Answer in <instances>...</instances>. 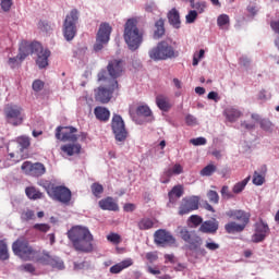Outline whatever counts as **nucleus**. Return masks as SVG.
<instances>
[{"instance_id": "1", "label": "nucleus", "mask_w": 279, "mask_h": 279, "mask_svg": "<svg viewBox=\"0 0 279 279\" xmlns=\"http://www.w3.org/2000/svg\"><path fill=\"white\" fill-rule=\"evenodd\" d=\"M68 238L76 252H93V233L86 227L75 226L68 231Z\"/></svg>"}, {"instance_id": "2", "label": "nucleus", "mask_w": 279, "mask_h": 279, "mask_svg": "<svg viewBox=\"0 0 279 279\" xmlns=\"http://www.w3.org/2000/svg\"><path fill=\"white\" fill-rule=\"evenodd\" d=\"M143 31L138 29V20L129 19L124 25L123 38L131 51H136L143 44Z\"/></svg>"}, {"instance_id": "3", "label": "nucleus", "mask_w": 279, "mask_h": 279, "mask_svg": "<svg viewBox=\"0 0 279 279\" xmlns=\"http://www.w3.org/2000/svg\"><path fill=\"white\" fill-rule=\"evenodd\" d=\"M179 234L182 241L186 243L187 250H190V252H195L194 260H197L199 256H206V248L202 247V245H204V240L199 234H197V232L182 228Z\"/></svg>"}, {"instance_id": "4", "label": "nucleus", "mask_w": 279, "mask_h": 279, "mask_svg": "<svg viewBox=\"0 0 279 279\" xmlns=\"http://www.w3.org/2000/svg\"><path fill=\"white\" fill-rule=\"evenodd\" d=\"M39 186L45 189L47 195H49L51 199L60 202L61 204H70L72 193L69 187L64 185H56L51 182H46L44 184L39 183Z\"/></svg>"}, {"instance_id": "5", "label": "nucleus", "mask_w": 279, "mask_h": 279, "mask_svg": "<svg viewBox=\"0 0 279 279\" xmlns=\"http://www.w3.org/2000/svg\"><path fill=\"white\" fill-rule=\"evenodd\" d=\"M150 60L158 62L160 60H171L178 58L179 52L175 51L173 46L169 45L167 41H160L156 47L148 51Z\"/></svg>"}, {"instance_id": "6", "label": "nucleus", "mask_w": 279, "mask_h": 279, "mask_svg": "<svg viewBox=\"0 0 279 279\" xmlns=\"http://www.w3.org/2000/svg\"><path fill=\"white\" fill-rule=\"evenodd\" d=\"M31 260L38 263V265L58 269V271H62V269H64V260L59 256L50 255L47 251H35Z\"/></svg>"}, {"instance_id": "7", "label": "nucleus", "mask_w": 279, "mask_h": 279, "mask_svg": "<svg viewBox=\"0 0 279 279\" xmlns=\"http://www.w3.org/2000/svg\"><path fill=\"white\" fill-rule=\"evenodd\" d=\"M77 21H80V12L77 9H73L63 22V36L65 40L71 41L75 38L77 34Z\"/></svg>"}, {"instance_id": "8", "label": "nucleus", "mask_w": 279, "mask_h": 279, "mask_svg": "<svg viewBox=\"0 0 279 279\" xmlns=\"http://www.w3.org/2000/svg\"><path fill=\"white\" fill-rule=\"evenodd\" d=\"M114 90H119V82L110 81V84L106 86H99L95 89V100L99 104H110Z\"/></svg>"}, {"instance_id": "9", "label": "nucleus", "mask_w": 279, "mask_h": 279, "mask_svg": "<svg viewBox=\"0 0 279 279\" xmlns=\"http://www.w3.org/2000/svg\"><path fill=\"white\" fill-rule=\"evenodd\" d=\"M13 253L20 258H25V260H32L35 250L29 246V242L23 238L16 240L12 245Z\"/></svg>"}, {"instance_id": "10", "label": "nucleus", "mask_w": 279, "mask_h": 279, "mask_svg": "<svg viewBox=\"0 0 279 279\" xmlns=\"http://www.w3.org/2000/svg\"><path fill=\"white\" fill-rule=\"evenodd\" d=\"M111 130L114 134L116 141L119 143H125L128 141V129H125V122L119 114H113L111 120Z\"/></svg>"}, {"instance_id": "11", "label": "nucleus", "mask_w": 279, "mask_h": 279, "mask_svg": "<svg viewBox=\"0 0 279 279\" xmlns=\"http://www.w3.org/2000/svg\"><path fill=\"white\" fill-rule=\"evenodd\" d=\"M112 34V26L109 23H101L96 35L95 51H101L107 43H110V35Z\"/></svg>"}, {"instance_id": "12", "label": "nucleus", "mask_w": 279, "mask_h": 279, "mask_svg": "<svg viewBox=\"0 0 279 279\" xmlns=\"http://www.w3.org/2000/svg\"><path fill=\"white\" fill-rule=\"evenodd\" d=\"M21 170L25 175H29L31 178H41V175L47 173V168L43 162L24 161L21 166Z\"/></svg>"}, {"instance_id": "13", "label": "nucleus", "mask_w": 279, "mask_h": 279, "mask_svg": "<svg viewBox=\"0 0 279 279\" xmlns=\"http://www.w3.org/2000/svg\"><path fill=\"white\" fill-rule=\"evenodd\" d=\"M4 114L11 125H21L23 123V109L16 105H7Z\"/></svg>"}, {"instance_id": "14", "label": "nucleus", "mask_w": 279, "mask_h": 279, "mask_svg": "<svg viewBox=\"0 0 279 279\" xmlns=\"http://www.w3.org/2000/svg\"><path fill=\"white\" fill-rule=\"evenodd\" d=\"M56 138L58 141H63V143H66V141L70 143H76L77 129L73 126H58L56 129Z\"/></svg>"}, {"instance_id": "15", "label": "nucleus", "mask_w": 279, "mask_h": 279, "mask_svg": "<svg viewBox=\"0 0 279 279\" xmlns=\"http://www.w3.org/2000/svg\"><path fill=\"white\" fill-rule=\"evenodd\" d=\"M154 241L156 245H159L160 247H167V245H175L177 243L173 234L165 229H159L154 233Z\"/></svg>"}, {"instance_id": "16", "label": "nucleus", "mask_w": 279, "mask_h": 279, "mask_svg": "<svg viewBox=\"0 0 279 279\" xmlns=\"http://www.w3.org/2000/svg\"><path fill=\"white\" fill-rule=\"evenodd\" d=\"M255 234L252 235L251 241L253 243H263L265 239L269 235V225H267L263 219L255 222Z\"/></svg>"}, {"instance_id": "17", "label": "nucleus", "mask_w": 279, "mask_h": 279, "mask_svg": "<svg viewBox=\"0 0 279 279\" xmlns=\"http://www.w3.org/2000/svg\"><path fill=\"white\" fill-rule=\"evenodd\" d=\"M226 215L234 221H240V225L244 228H247V226H250V219H252V214L243 209H231L227 211Z\"/></svg>"}, {"instance_id": "18", "label": "nucleus", "mask_w": 279, "mask_h": 279, "mask_svg": "<svg viewBox=\"0 0 279 279\" xmlns=\"http://www.w3.org/2000/svg\"><path fill=\"white\" fill-rule=\"evenodd\" d=\"M40 49L41 45L38 41L32 44L27 41L22 43V45L20 46V52L17 54L20 62H23V60H25L27 56H31L32 53H38Z\"/></svg>"}, {"instance_id": "19", "label": "nucleus", "mask_w": 279, "mask_h": 279, "mask_svg": "<svg viewBox=\"0 0 279 279\" xmlns=\"http://www.w3.org/2000/svg\"><path fill=\"white\" fill-rule=\"evenodd\" d=\"M198 208L199 197L193 196L190 198H183L179 207V215H189V213H193V210H197Z\"/></svg>"}, {"instance_id": "20", "label": "nucleus", "mask_w": 279, "mask_h": 279, "mask_svg": "<svg viewBox=\"0 0 279 279\" xmlns=\"http://www.w3.org/2000/svg\"><path fill=\"white\" fill-rule=\"evenodd\" d=\"M107 71L110 77H112L111 82H117V77H121L123 73V60L113 59L109 61L107 65Z\"/></svg>"}, {"instance_id": "21", "label": "nucleus", "mask_w": 279, "mask_h": 279, "mask_svg": "<svg viewBox=\"0 0 279 279\" xmlns=\"http://www.w3.org/2000/svg\"><path fill=\"white\" fill-rule=\"evenodd\" d=\"M219 230V221L216 218L205 220L198 228V232L202 234H217Z\"/></svg>"}, {"instance_id": "22", "label": "nucleus", "mask_w": 279, "mask_h": 279, "mask_svg": "<svg viewBox=\"0 0 279 279\" xmlns=\"http://www.w3.org/2000/svg\"><path fill=\"white\" fill-rule=\"evenodd\" d=\"M35 53L37 54L36 64L39 66V69L49 66V57L51 56V51L49 49H43L41 46V49Z\"/></svg>"}, {"instance_id": "23", "label": "nucleus", "mask_w": 279, "mask_h": 279, "mask_svg": "<svg viewBox=\"0 0 279 279\" xmlns=\"http://www.w3.org/2000/svg\"><path fill=\"white\" fill-rule=\"evenodd\" d=\"M99 208L101 210H110L117 213L119 210V204L116 203L114 198L107 196L98 202Z\"/></svg>"}, {"instance_id": "24", "label": "nucleus", "mask_w": 279, "mask_h": 279, "mask_svg": "<svg viewBox=\"0 0 279 279\" xmlns=\"http://www.w3.org/2000/svg\"><path fill=\"white\" fill-rule=\"evenodd\" d=\"M94 114L101 123H108L110 121V110L106 107L98 106L94 109Z\"/></svg>"}, {"instance_id": "25", "label": "nucleus", "mask_w": 279, "mask_h": 279, "mask_svg": "<svg viewBox=\"0 0 279 279\" xmlns=\"http://www.w3.org/2000/svg\"><path fill=\"white\" fill-rule=\"evenodd\" d=\"M167 19L172 27L180 29L182 22L180 21V11H178V9H171L167 14Z\"/></svg>"}, {"instance_id": "26", "label": "nucleus", "mask_w": 279, "mask_h": 279, "mask_svg": "<svg viewBox=\"0 0 279 279\" xmlns=\"http://www.w3.org/2000/svg\"><path fill=\"white\" fill-rule=\"evenodd\" d=\"M134 265V260L132 258L123 259L122 262L110 267V274H121L123 269H128V267H132Z\"/></svg>"}, {"instance_id": "27", "label": "nucleus", "mask_w": 279, "mask_h": 279, "mask_svg": "<svg viewBox=\"0 0 279 279\" xmlns=\"http://www.w3.org/2000/svg\"><path fill=\"white\" fill-rule=\"evenodd\" d=\"M246 227L238 223L236 221H230L225 225V230L227 234H241L245 230Z\"/></svg>"}, {"instance_id": "28", "label": "nucleus", "mask_w": 279, "mask_h": 279, "mask_svg": "<svg viewBox=\"0 0 279 279\" xmlns=\"http://www.w3.org/2000/svg\"><path fill=\"white\" fill-rule=\"evenodd\" d=\"M184 195V186L175 185L172 190L168 193V197L171 204H175L180 197Z\"/></svg>"}, {"instance_id": "29", "label": "nucleus", "mask_w": 279, "mask_h": 279, "mask_svg": "<svg viewBox=\"0 0 279 279\" xmlns=\"http://www.w3.org/2000/svg\"><path fill=\"white\" fill-rule=\"evenodd\" d=\"M156 104L159 110H162V112H169L171 110V101L167 96H162V95L157 96Z\"/></svg>"}, {"instance_id": "30", "label": "nucleus", "mask_w": 279, "mask_h": 279, "mask_svg": "<svg viewBox=\"0 0 279 279\" xmlns=\"http://www.w3.org/2000/svg\"><path fill=\"white\" fill-rule=\"evenodd\" d=\"M225 114L228 121H230V123H234V121L241 119L243 113L241 112V110L234 107H229L225 110Z\"/></svg>"}, {"instance_id": "31", "label": "nucleus", "mask_w": 279, "mask_h": 279, "mask_svg": "<svg viewBox=\"0 0 279 279\" xmlns=\"http://www.w3.org/2000/svg\"><path fill=\"white\" fill-rule=\"evenodd\" d=\"M61 151H63V154H66L68 156H75V154H80V151H82V145L65 144L61 146Z\"/></svg>"}, {"instance_id": "32", "label": "nucleus", "mask_w": 279, "mask_h": 279, "mask_svg": "<svg viewBox=\"0 0 279 279\" xmlns=\"http://www.w3.org/2000/svg\"><path fill=\"white\" fill-rule=\"evenodd\" d=\"M137 117H144L145 119H149V121H154V112L147 105H141L136 108Z\"/></svg>"}, {"instance_id": "33", "label": "nucleus", "mask_w": 279, "mask_h": 279, "mask_svg": "<svg viewBox=\"0 0 279 279\" xmlns=\"http://www.w3.org/2000/svg\"><path fill=\"white\" fill-rule=\"evenodd\" d=\"M25 193H26V196L28 197V199H33V201L43 199V197H45V194H43V192H40L35 186L26 187Z\"/></svg>"}, {"instance_id": "34", "label": "nucleus", "mask_w": 279, "mask_h": 279, "mask_svg": "<svg viewBox=\"0 0 279 279\" xmlns=\"http://www.w3.org/2000/svg\"><path fill=\"white\" fill-rule=\"evenodd\" d=\"M250 180H252L251 175H248L244 180L235 183L232 187V193H234L235 195H239V193H243V191H245V186H247V183L250 182Z\"/></svg>"}, {"instance_id": "35", "label": "nucleus", "mask_w": 279, "mask_h": 279, "mask_svg": "<svg viewBox=\"0 0 279 279\" xmlns=\"http://www.w3.org/2000/svg\"><path fill=\"white\" fill-rule=\"evenodd\" d=\"M155 32H154V38H162V36H165V20L163 19H159L156 23H155Z\"/></svg>"}, {"instance_id": "36", "label": "nucleus", "mask_w": 279, "mask_h": 279, "mask_svg": "<svg viewBox=\"0 0 279 279\" xmlns=\"http://www.w3.org/2000/svg\"><path fill=\"white\" fill-rule=\"evenodd\" d=\"M204 223V218L198 215H192L187 219V226L190 228H199Z\"/></svg>"}, {"instance_id": "37", "label": "nucleus", "mask_w": 279, "mask_h": 279, "mask_svg": "<svg viewBox=\"0 0 279 279\" xmlns=\"http://www.w3.org/2000/svg\"><path fill=\"white\" fill-rule=\"evenodd\" d=\"M138 230H151L154 228V220L151 218H142L137 222Z\"/></svg>"}, {"instance_id": "38", "label": "nucleus", "mask_w": 279, "mask_h": 279, "mask_svg": "<svg viewBox=\"0 0 279 279\" xmlns=\"http://www.w3.org/2000/svg\"><path fill=\"white\" fill-rule=\"evenodd\" d=\"M90 190L93 195L96 196L97 199L101 198V195L104 194V185L95 182L90 185Z\"/></svg>"}, {"instance_id": "39", "label": "nucleus", "mask_w": 279, "mask_h": 279, "mask_svg": "<svg viewBox=\"0 0 279 279\" xmlns=\"http://www.w3.org/2000/svg\"><path fill=\"white\" fill-rule=\"evenodd\" d=\"M10 253H8V244L5 241L0 240V260H8Z\"/></svg>"}, {"instance_id": "40", "label": "nucleus", "mask_w": 279, "mask_h": 279, "mask_svg": "<svg viewBox=\"0 0 279 279\" xmlns=\"http://www.w3.org/2000/svg\"><path fill=\"white\" fill-rule=\"evenodd\" d=\"M217 25L220 29H226V25H230V16L228 14H221L217 19Z\"/></svg>"}, {"instance_id": "41", "label": "nucleus", "mask_w": 279, "mask_h": 279, "mask_svg": "<svg viewBox=\"0 0 279 279\" xmlns=\"http://www.w3.org/2000/svg\"><path fill=\"white\" fill-rule=\"evenodd\" d=\"M16 143L22 147V149H28L29 145H32L29 137L25 135L17 137Z\"/></svg>"}, {"instance_id": "42", "label": "nucleus", "mask_w": 279, "mask_h": 279, "mask_svg": "<svg viewBox=\"0 0 279 279\" xmlns=\"http://www.w3.org/2000/svg\"><path fill=\"white\" fill-rule=\"evenodd\" d=\"M217 171V166L209 163L204 169L201 170V175L209 177Z\"/></svg>"}, {"instance_id": "43", "label": "nucleus", "mask_w": 279, "mask_h": 279, "mask_svg": "<svg viewBox=\"0 0 279 279\" xmlns=\"http://www.w3.org/2000/svg\"><path fill=\"white\" fill-rule=\"evenodd\" d=\"M173 170L171 168L165 170L163 175L161 178V184H169L171 182V178H173Z\"/></svg>"}, {"instance_id": "44", "label": "nucleus", "mask_w": 279, "mask_h": 279, "mask_svg": "<svg viewBox=\"0 0 279 279\" xmlns=\"http://www.w3.org/2000/svg\"><path fill=\"white\" fill-rule=\"evenodd\" d=\"M253 184H255V186H263V184H265V177L255 171L253 175Z\"/></svg>"}, {"instance_id": "45", "label": "nucleus", "mask_w": 279, "mask_h": 279, "mask_svg": "<svg viewBox=\"0 0 279 279\" xmlns=\"http://www.w3.org/2000/svg\"><path fill=\"white\" fill-rule=\"evenodd\" d=\"M107 241L113 245H119V243H121V235H119V233H109L107 235Z\"/></svg>"}, {"instance_id": "46", "label": "nucleus", "mask_w": 279, "mask_h": 279, "mask_svg": "<svg viewBox=\"0 0 279 279\" xmlns=\"http://www.w3.org/2000/svg\"><path fill=\"white\" fill-rule=\"evenodd\" d=\"M192 8L198 12V14H204L206 11V2H196L193 3V0H191Z\"/></svg>"}, {"instance_id": "47", "label": "nucleus", "mask_w": 279, "mask_h": 279, "mask_svg": "<svg viewBox=\"0 0 279 279\" xmlns=\"http://www.w3.org/2000/svg\"><path fill=\"white\" fill-rule=\"evenodd\" d=\"M220 193L225 199H232V197H234V194L230 191L228 185H223Z\"/></svg>"}, {"instance_id": "48", "label": "nucleus", "mask_w": 279, "mask_h": 279, "mask_svg": "<svg viewBox=\"0 0 279 279\" xmlns=\"http://www.w3.org/2000/svg\"><path fill=\"white\" fill-rule=\"evenodd\" d=\"M207 197L211 204H219V194L216 191L210 190Z\"/></svg>"}, {"instance_id": "49", "label": "nucleus", "mask_w": 279, "mask_h": 279, "mask_svg": "<svg viewBox=\"0 0 279 279\" xmlns=\"http://www.w3.org/2000/svg\"><path fill=\"white\" fill-rule=\"evenodd\" d=\"M34 230H38L39 232H49V230H51V226H49L48 223H35L33 226Z\"/></svg>"}, {"instance_id": "50", "label": "nucleus", "mask_w": 279, "mask_h": 279, "mask_svg": "<svg viewBox=\"0 0 279 279\" xmlns=\"http://www.w3.org/2000/svg\"><path fill=\"white\" fill-rule=\"evenodd\" d=\"M34 217H36V214L32 209H27L22 213V219L24 221H32V219H34Z\"/></svg>"}, {"instance_id": "51", "label": "nucleus", "mask_w": 279, "mask_h": 279, "mask_svg": "<svg viewBox=\"0 0 279 279\" xmlns=\"http://www.w3.org/2000/svg\"><path fill=\"white\" fill-rule=\"evenodd\" d=\"M43 88H45V82L40 80H36L33 82V90H35V93H40Z\"/></svg>"}, {"instance_id": "52", "label": "nucleus", "mask_w": 279, "mask_h": 279, "mask_svg": "<svg viewBox=\"0 0 279 279\" xmlns=\"http://www.w3.org/2000/svg\"><path fill=\"white\" fill-rule=\"evenodd\" d=\"M197 20V12L195 10H191L189 14L185 16L186 23H195Z\"/></svg>"}, {"instance_id": "53", "label": "nucleus", "mask_w": 279, "mask_h": 279, "mask_svg": "<svg viewBox=\"0 0 279 279\" xmlns=\"http://www.w3.org/2000/svg\"><path fill=\"white\" fill-rule=\"evenodd\" d=\"M190 143L195 147H198L199 145H206L207 141L205 137H196V138L190 140Z\"/></svg>"}, {"instance_id": "54", "label": "nucleus", "mask_w": 279, "mask_h": 279, "mask_svg": "<svg viewBox=\"0 0 279 279\" xmlns=\"http://www.w3.org/2000/svg\"><path fill=\"white\" fill-rule=\"evenodd\" d=\"M0 5L3 12H10L12 10V0H1Z\"/></svg>"}, {"instance_id": "55", "label": "nucleus", "mask_w": 279, "mask_h": 279, "mask_svg": "<svg viewBox=\"0 0 279 279\" xmlns=\"http://www.w3.org/2000/svg\"><path fill=\"white\" fill-rule=\"evenodd\" d=\"M259 125L262 130H265L266 132L271 130V122L269 120H260Z\"/></svg>"}, {"instance_id": "56", "label": "nucleus", "mask_w": 279, "mask_h": 279, "mask_svg": "<svg viewBox=\"0 0 279 279\" xmlns=\"http://www.w3.org/2000/svg\"><path fill=\"white\" fill-rule=\"evenodd\" d=\"M171 169L174 175H180V173L184 172V168H182V165L180 163L174 165Z\"/></svg>"}, {"instance_id": "57", "label": "nucleus", "mask_w": 279, "mask_h": 279, "mask_svg": "<svg viewBox=\"0 0 279 279\" xmlns=\"http://www.w3.org/2000/svg\"><path fill=\"white\" fill-rule=\"evenodd\" d=\"M205 247L210 252H216V250H219V244L216 242H206Z\"/></svg>"}, {"instance_id": "58", "label": "nucleus", "mask_w": 279, "mask_h": 279, "mask_svg": "<svg viewBox=\"0 0 279 279\" xmlns=\"http://www.w3.org/2000/svg\"><path fill=\"white\" fill-rule=\"evenodd\" d=\"M146 258L150 263H156L158 260V254L156 252L146 253Z\"/></svg>"}, {"instance_id": "59", "label": "nucleus", "mask_w": 279, "mask_h": 279, "mask_svg": "<svg viewBox=\"0 0 279 279\" xmlns=\"http://www.w3.org/2000/svg\"><path fill=\"white\" fill-rule=\"evenodd\" d=\"M186 125H197V119L191 114L185 117Z\"/></svg>"}, {"instance_id": "60", "label": "nucleus", "mask_w": 279, "mask_h": 279, "mask_svg": "<svg viewBox=\"0 0 279 279\" xmlns=\"http://www.w3.org/2000/svg\"><path fill=\"white\" fill-rule=\"evenodd\" d=\"M8 64L11 69H16L19 66V57L10 58Z\"/></svg>"}, {"instance_id": "61", "label": "nucleus", "mask_w": 279, "mask_h": 279, "mask_svg": "<svg viewBox=\"0 0 279 279\" xmlns=\"http://www.w3.org/2000/svg\"><path fill=\"white\" fill-rule=\"evenodd\" d=\"M123 209L125 213H134V210H136V205L128 203L124 205Z\"/></svg>"}, {"instance_id": "62", "label": "nucleus", "mask_w": 279, "mask_h": 279, "mask_svg": "<svg viewBox=\"0 0 279 279\" xmlns=\"http://www.w3.org/2000/svg\"><path fill=\"white\" fill-rule=\"evenodd\" d=\"M23 269L26 270L28 274H34V271H36V268L32 264H25L23 266Z\"/></svg>"}, {"instance_id": "63", "label": "nucleus", "mask_w": 279, "mask_h": 279, "mask_svg": "<svg viewBox=\"0 0 279 279\" xmlns=\"http://www.w3.org/2000/svg\"><path fill=\"white\" fill-rule=\"evenodd\" d=\"M217 97H219V94H217V92H210L208 95H207V98L208 99H211L214 101H217Z\"/></svg>"}, {"instance_id": "64", "label": "nucleus", "mask_w": 279, "mask_h": 279, "mask_svg": "<svg viewBox=\"0 0 279 279\" xmlns=\"http://www.w3.org/2000/svg\"><path fill=\"white\" fill-rule=\"evenodd\" d=\"M106 75H107L106 71H100V72L98 73V82H104V81H106Z\"/></svg>"}]
</instances>
